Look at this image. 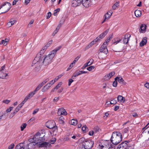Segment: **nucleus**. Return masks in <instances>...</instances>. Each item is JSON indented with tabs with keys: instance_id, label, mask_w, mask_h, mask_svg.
I'll list each match as a JSON object with an SVG mask.
<instances>
[{
	"instance_id": "obj_1",
	"label": "nucleus",
	"mask_w": 149,
	"mask_h": 149,
	"mask_svg": "<svg viewBox=\"0 0 149 149\" xmlns=\"http://www.w3.org/2000/svg\"><path fill=\"white\" fill-rule=\"evenodd\" d=\"M61 47V46H59L56 48L55 49L51 51L49 54L46 56L45 58L41 54H39L43 58L42 60L43 64L45 65H46L52 62V60L54 57L57 52L60 50Z\"/></svg>"
},
{
	"instance_id": "obj_2",
	"label": "nucleus",
	"mask_w": 149,
	"mask_h": 149,
	"mask_svg": "<svg viewBox=\"0 0 149 149\" xmlns=\"http://www.w3.org/2000/svg\"><path fill=\"white\" fill-rule=\"evenodd\" d=\"M43 58L40 54H37L35 58L33 61L32 66L34 67V70L35 72H38L40 70L41 66L43 64Z\"/></svg>"
},
{
	"instance_id": "obj_3",
	"label": "nucleus",
	"mask_w": 149,
	"mask_h": 149,
	"mask_svg": "<svg viewBox=\"0 0 149 149\" xmlns=\"http://www.w3.org/2000/svg\"><path fill=\"white\" fill-rule=\"evenodd\" d=\"M122 137L121 133L117 132H113L111 138V141L113 144L116 145L122 141Z\"/></svg>"
},
{
	"instance_id": "obj_4",
	"label": "nucleus",
	"mask_w": 149,
	"mask_h": 149,
	"mask_svg": "<svg viewBox=\"0 0 149 149\" xmlns=\"http://www.w3.org/2000/svg\"><path fill=\"white\" fill-rule=\"evenodd\" d=\"M46 127L48 128L52 129L50 133L51 134H54V132L57 131V127L56 126L55 122L54 120L48 121L46 125Z\"/></svg>"
},
{
	"instance_id": "obj_5",
	"label": "nucleus",
	"mask_w": 149,
	"mask_h": 149,
	"mask_svg": "<svg viewBox=\"0 0 149 149\" xmlns=\"http://www.w3.org/2000/svg\"><path fill=\"white\" fill-rule=\"evenodd\" d=\"M11 4L8 2H5L0 6V10L2 8L3 12L2 13H5L8 12L11 7Z\"/></svg>"
},
{
	"instance_id": "obj_6",
	"label": "nucleus",
	"mask_w": 149,
	"mask_h": 149,
	"mask_svg": "<svg viewBox=\"0 0 149 149\" xmlns=\"http://www.w3.org/2000/svg\"><path fill=\"white\" fill-rule=\"evenodd\" d=\"M83 144L85 149H91L93 146L94 142L91 140H88L83 142Z\"/></svg>"
},
{
	"instance_id": "obj_7",
	"label": "nucleus",
	"mask_w": 149,
	"mask_h": 149,
	"mask_svg": "<svg viewBox=\"0 0 149 149\" xmlns=\"http://www.w3.org/2000/svg\"><path fill=\"white\" fill-rule=\"evenodd\" d=\"M40 133H37L33 138V141H34L36 144H38L45 141V139H40Z\"/></svg>"
},
{
	"instance_id": "obj_8",
	"label": "nucleus",
	"mask_w": 149,
	"mask_h": 149,
	"mask_svg": "<svg viewBox=\"0 0 149 149\" xmlns=\"http://www.w3.org/2000/svg\"><path fill=\"white\" fill-rule=\"evenodd\" d=\"M99 146L101 149H109L111 147V144L109 141L105 140Z\"/></svg>"
},
{
	"instance_id": "obj_9",
	"label": "nucleus",
	"mask_w": 149,
	"mask_h": 149,
	"mask_svg": "<svg viewBox=\"0 0 149 149\" xmlns=\"http://www.w3.org/2000/svg\"><path fill=\"white\" fill-rule=\"evenodd\" d=\"M130 142L125 141L119 144L117 148V149H126L128 145H129Z\"/></svg>"
},
{
	"instance_id": "obj_10",
	"label": "nucleus",
	"mask_w": 149,
	"mask_h": 149,
	"mask_svg": "<svg viewBox=\"0 0 149 149\" xmlns=\"http://www.w3.org/2000/svg\"><path fill=\"white\" fill-rule=\"evenodd\" d=\"M109 30L107 29L104 32L98 36L95 39L97 42L99 41L100 39L103 38L108 33Z\"/></svg>"
},
{
	"instance_id": "obj_11",
	"label": "nucleus",
	"mask_w": 149,
	"mask_h": 149,
	"mask_svg": "<svg viewBox=\"0 0 149 149\" xmlns=\"http://www.w3.org/2000/svg\"><path fill=\"white\" fill-rule=\"evenodd\" d=\"M115 74V72L114 71H112L109 74L106 75L103 78V79L105 81L108 80L112 77Z\"/></svg>"
},
{
	"instance_id": "obj_12",
	"label": "nucleus",
	"mask_w": 149,
	"mask_h": 149,
	"mask_svg": "<svg viewBox=\"0 0 149 149\" xmlns=\"http://www.w3.org/2000/svg\"><path fill=\"white\" fill-rule=\"evenodd\" d=\"M100 51L101 52L103 53L106 54H107L108 52L107 46L103 44L101 47Z\"/></svg>"
},
{
	"instance_id": "obj_13",
	"label": "nucleus",
	"mask_w": 149,
	"mask_h": 149,
	"mask_svg": "<svg viewBox=\"0 0 149 149\" xmlns=\"http://www.w3.org/2000/svg\"><path fill=\"white\" fill-rule=\"evenodd\" d=\"M81 0H73L72 2V6L73 7H76L81 4Z\"/></svg>"
},
{
	"instance_id": "obj_14",
	"label": "nucleus",
	"mask_w": 149,
	"mask_h": 149,
	"mask_svg": "<svg viewBox=\"0 0 149 149\" xmlns=\"http://www.w3.org/2000/svg\"><path fill=\"white\" fill-rule=\"evenodd\" d=\"M38 144L39 147H49L51 145L49 143L43 142V141L41 143H39Z\"/></svg>"
},
{
	"instance_id": "obj_15",
	"label": "nucleus",
	"mask_w": 149,
	"mask_h": 149,
	"mask_svg": "<svg viewBox=\"0 0 149 149\" xmlns=\"http://www.w3.org/2000/svg\"><path fill=\"white\" fill-rule=\"evenodd\" d=\"M81 3L86 8H88L91 4V0H81Z\"/></svg>"
},
{
	"instance_id": "obj_16",
	"label": "nucleus",
	"mask_w": 149,
	"mask_h": 149,
	"mask_svg": "<svg viewBox=\"0 0 149 149\" xmlns=\"http://www.w3.org/2000/svg\"><path fill=\"white\" fill-rule=\"evenodd\" d=\"M57 113L59 116L61 115L65 116L67 114L66 111L63 108H60L58 109Z\"/></svg>"
},
{
	"instance_id": "obj_17",
	"label": "nucleus",
	"mask_w": 149,
	"mask_h": 149,
	"mask_svg": "<svg viewBox=\"0 0 149 149\" xmlns=\"http://www.w3.org/2000/svg\"><path fill=\"white\" fill-rule=\"evenodd\" d=\"M131 36V35L129 34H127L125 36L123 40V43L124 44H127L128 43Z\"/></svg>"
},
{
	"instance_id": "obj_18",
	"label": "nucleus",
	"mask_w": 149,
	"mask_h": 149,
	"mask_svg": "<svg viewBox=\"0 0 149 149\" xmlns=\"http://www.w3.org/2000/svg\"><path fill=\"white\" fill-rule=\"evenodd\" d=\"M112 13L111 12H108L104 15L105 19L104 20L102 23H104L106 19H108L110 18L112 14Z\"/></svg>"
},
{
	"instance_id": "obj_19",
	"label": "nucleus",
	"mask_w": 149,
	"mask_h": 149,
	"mask_svg": "<svg viewBox=\"0 0 149 149\" xmlns=\"http://www.w3.org/2000/svg\"><path fill=\"white\" fill-rule=\"evenodd\" d=\"M146 24H142L139 30L140 32L141 33H144L145 32L146 29Z\"/></svg>"
},
{
	"instance_id": "obj_20",
	"label": "nucleus",
	"mask_w": 149,
	"mask_h": 149,
	"mask_svg": "<svg viewBox=\"0 0 149 149\" xmlns=\"http://www.w3.org/2000/svg\"><path fill=\"white\" fill-rule=\"evenodd\" d=\"M115 80L118 81L119 83L124 85L126 84V82L125 81L123 78L121 77H117L115 78Z\"/></svg>"
},
{
	"instance_id": "obj_21",
	"label": "nucleus",
	"mask_w": 149,
	"mask_h": 149,
	"mask_svg": "<svg viewBox=\"0 0 149 149\" xmlns=\"http://www.w3.org/2000/svg\"><path fill=\"white\" fill-rule=\"evenodd\" d=\"M147 43V38L146 37H144L140 43V45L141 47L143 46L146 44Z\"/></svg>"
},
{
	"instance_id": "obj_22",
	"label": "nucleus",
	"mask_w": 149,
	"mask_h": 149,
	"mask_svg": "<svg viewBox=\"0 0 149 149\" xmlns=\"http://www.w3.org/2000/svg\"><path fill=\"white\" fill-rule=\"evenodd\" d=\"M113 36V34H112L111 36H110L106 40L103 44L107 46L108 45V43L110 41L111 39L112 38Z\"/></svg>"
},
{
	"instance_id": "obj_23",
	"label": "nucleus",
	"mask_w": 149,
	"mask_h": 149,
	"mask_svg": "<svg viewBox=\"0 0 149 149\" xmlns=\"http://www.w3.org/2000/svg\"><path fill=\"white\" fill-rule=\"evenodd\" d=\"M38 144H36L34 141L30 143L29 144H27V146L28 147V148L26 149H31L34 148L35 145H38ZM25 149H26L25 148Z\"/></svg>"
},
{
	"instance_id": "obj_24",
	"label": "nucleus",
	"mask_w": 149,
	"mask_h": 149,
	"mask_svg": "<svg viewBox=\"0 0 149 149\" xmlns=\"http://www.w3.org/2000/svg\"><path fill=\"white\" fill-rule=\"evenodd\" d=\"M20 109L19 107L17 106L15 109L14 110L13 113H11L10 117V118H12L15 115Z\"/></svg>"
},
{
	"instance_id": "obj_25",
	"label": "nucleus",
	"mask_w": 149,
	"mask_h": 149,
	"mask_svg": "<svg viewBox=\"0 0 149 149\" xmlns=\"http://www.w3.org/2000/svg\"><path fill=\"white\" fill-rule=\"evenodd\" d=\"M8 74L7 73H5L1 71H0V78L2 79H4L6 78Z\"/></svg>"
},
{
	"instance_id": "obj_26",
	"label": "nucleus",
	"mask_w": 149,
	"mask_h": 149,
	"mask_svg": "<svg viewBox=\"0 0 149 149\" xmlns=\"http://www.w3.org/2000/svg\"><path fill=\"white\" fill-rule=\"evenodd\" d=\"M117 100L119 102H125V97H123L121 95H118L117 97Z\"/></svg>"
},
{
	"instance_id": "obj_27",
	"label": "nucleus",
	"mask_w": 149,
	"mask_h": 149,
	"mask_svg": "<svg viewBox=\"0 0 149 149\" xmlns=\"http://www.w3.org/2000/svg\"><path fill=\"white\" fill-rule=\"evenodd\" d=\"M16 22V20L11 19L7 23V25L9 27H10L13 25Z\"/></svg>"
},
{
	"instance_id": "obj_28",
	"label": "nucleus",
	"mask_w": 149,
	"mask_h": 149,
	"mask_svg": "<svg viewBox=\"0 0 149 149\" xmlns=\"http://www.w3.org/2000/svg\"><path fill=\"white\" fill-rule=\"evenodd\" d=\"M134 13L135 16L137 17H139L141 15V12L139 10H136Z\"/></svg>"
},
{
	"instance_id": "obj_29",
	"label": "nucleus",
	"mask_w": 149,
	"mask_h": 149,
	"mask_svg": "<svg viewBox=\"0 0 149 149\" xmlns=\"http://www.w3.org/2000/svg\"><path fill=\"white\" fill-rule=\"evenodd\" d=\"M24 146L23 143H20L17 145L15 147V149H25V148H24Z\"/></svg>"
},
{
	"instance_id": "obj_30",
	"label": "nucleus",
	"mask_w": 149,
	"mask_h": 149,
	"mask_svg": "<svg viewBox=\"0 0 149 149\" xmlns=\"http://www.w3.org/2000/svg\"><path fill=\"white\" fill-rule=\"evenodd\" d=\"M77 123V120L74 119H72L70 122V124L74 125H76Z\"/></svg>"
},
{
	"instance_id": "obj_31",
	"label": "nucleus",
	"mask_w": 149,
	"mask_h": 149,
	"mask_svg": "<svg viewBox=\"0 0 149 149\" xmlns=\"http://www.w3.org/2000/svg\"><path fill=\"white\" fill-rule=\"evenodd\" d=\"M96 42L97 41L95 39L92 42H91L88 45V47H91L93 45L95 44Z\"/></svg>"
},
{
	"instance_id": "obj_32",
	"label": "nucleus",
	"mask_w": 149,
	"mask_h": 149,
	"mask_svg": "<svg viewBox=\"0 0 149 149\" xmlns=\"http://www.w3.org/2000/svg\"><path fill=\"white\" fill-rule=\"evenodd\" d=\"M82 130L83 132H86L88 130V128L86 125H84L83 126Z\"/></svg>"
},
{
	"instance_id": "obj_33",
	"label": "nucleus",
	"mask_w": 149,
	"mask_h": 149,
	"mask_svg": "<svg viewBox=\"0 0 149 149\" xmlns=\"http://www.w3.org/2000/svg\"><path fill=\"white\" fill-rule=\"evenodd\" d=\"M27 125L26 123L22 124L20 127L21 130V131H23L26 127Z\"/></svg>"
},
{
	"instance_id": "obj_34",
	"label": "nucleus",
	"mask_w": 149,
	"mask_h": 149,
	"mask_svg": "<svg viewBox=\"0 0 149 149\" xmlns=\"http://www.w3.org/2000/svg\"><path fill=\"white\" fill-rule=\"evenodd\" d=\"M75 64L73 62L70 64L68 68L66 70L67 71H68L70 69H71L74 65Z\"/></svg>"
},
{
	"instance_id": "obj_35",
	"label": "nucleus",
	"mask_w": 149,
	"mask_h": 149,
	"mask_svg": "<svg viewBox=\"0 0 149 149\" xmlns=\"http://www.w3.org/2000/svg\"><path fill=\"white\" fill-rule=\"evenodd\" d=\"M62 84V82L59 83L54 88V89L57 90L61 86Z\"/></svg>"
},
{
	"instance_id": "obj_36",
	"label": "nucleus",
	"mask_w": 149,
	"mask_h": 149,
	"mask_svg": "<svg viewBox=\"0 0 149 149\" xmlns=\"http://www.w3.org/2000/svg\"><path fill=\"white\" fill-rule=\"evenodd\" d=\"M94 61V60L93 59H90L89 61L86 63L88 66H89L93 64Z\"/></svg>"
},
{
	"instance_id": "obj_37",
	"label": "nucleus",
	"mask_w": 149,
	"mask_h": 149,
	"mask_svg": "<svg viewBox=\"0 0 149 149\" xmlns=\"http://www.w3.org/2000/svg\"><path fill=\"white\" fill-rule=\"evenodd\" d=\"M47 48V47L46 45L44 46V47L40 51V54H41H41H43L44 52L46 50Z\"/></svg>"
},
{
	"instance_id": "obj_38",
	"label": "nucleus",
	"mask_w": 149,
	"mask_h": 149,
	"mask_svg": "<svg viewBox=\"0 0 149 149\" xmlns=\"http://www.w3.org/2000/svg\"><path fill=\"white\" fill-rule=\"evenodd\" d=\"M70 136H71V135H69L65 136L64 139L65 141H67L70 140L71 139Z\"/></svg>"
},
{
	"instance_id": "obj_39",
	"label": "nucleus",
	"mask_w": 149,
	"mask_h": 149,
	"mask_svg": "<svg viewBox=\"0 0 149 149\" xmlns=\"http://www.w3.org/2000/svg\"><path fill=\"white\" fill-rule=\"evenodd\" d=\"M42 86L40 84L38 85L36 88L34 90L36 92H37L42 87Z\"/></svg>"
},
{
	"instance_id": "obj_40",
	"label": "nucleus",
	"mask_w": 149,
	"mask_h": 149,
	"mask_svg": "<svg viewBox=\"0 0 149 149\" xmlns=\"http://www.w3.org/2000/svg\"><path fill=\"white\" fill-rule=\"evenodd\" d=\"M36 92L34 91H33L31 92L28 95L30 96L31 98L36 93Z\"/></svg>"
},
{
	"instance_id": "obj_41",
	"label": "nucleus",
	"mask_w": 149,
	"mask_h": 149,
	"mask_svg": "<svg viewBox=\"0 0 149 149\" xmlns=\"http://www.w3.org/2000/svg\"><path fill=\"white\" fill-rule=\"evenodd\" d=\"M129 130V127L125 128L122 130V132L124 133H127Z\"/></svg>"
},
{
	"instance_id": "obj_42",
	"label": "nucleus",
	"mask_w": 149,
	"mask_h": 149,
	"mask_svg": "<svg viewBox=\"0 0 149 149\" xmlns=\"http://www.w3.org/2000/svg\"><path fill=\"white\" fill-rule=\"evenodd\" d=\"M56 141L55 138H53L50 140V143L52 144H54Z\"/></svg>"
},
{
	"instance_id": "obj_43",
	"label": "nucleus",
	"mask_w": 149,
	"mask_h": 149,
	"mask_svg": "<svg viewBox=\"0 0 149 149\" xmlns=\"http://www.w3.org/2000/svg\"><path fill=\"white\" fill-rule=\"evenodd\" d=\"M74 73L77 76H78L79 75L81 74V71H78V70H76L74 72Z\"/></svg>"
},
{
	"instance_id": "obj_44",
	"label": "nucleus",
	"mask_w": 149,
	"mask_h": 149,
	"mask_svg": "<svg viewBox=\"0 0 149 149\" xmlns=\"http://www.w3.org/2000/svg\"><path fill=\"white\" fill-rule=\"evenodd\" d=\"M95 68V67L94 66L92 65L88 67L87 68V70L89 71H91Z\"/></svg>"
},
{
	"instance_id": "obj_45",
	"label": "nucleus",
	"mask_w": 149,
	"mask_h": 149,
	"mask_svg": "<svg viewBox=\"0 0 149 149\" xmlns=\"http://www.w3.org/2000/svg\"><path fill=\"white\" fill-rule=\"evenodd\" d=\"M71 135V136H70L71 138L76 140L78 139L79 138V136L77 135H73V136H72V135Z\"/></svg>"
},
{
	"instance_id": "obj_46",
	"label": "nucleus",
	"mask_w": 149,
	"mask_h": 149,
	"mask_svg": "<svg viewBox=\"0 0 149 149\" xmlns=\"http://www.w3.org/2000/svg\"><path fill=\"white\" fill-rule=\"evenodd\" d=\"M117 103V101L115 99H113L112 100H111L110 102V104H115Z\"/></svg>"
},
{
	"instance_id": "obj_47",
	"label": "nucleus",
	"mask_w": 149,
	"mask_h": 149,
	"mask_svg": "<svg viewBox=\"0 0 149 149\" xmlns=\"http://www.w3.org/2000/svg\"><path fill=\"white\" fill-rule=\"evenodd\" d=\"M59 121H60V123H64V121H63L64 120V118L63 117L61 116L59 118Z\"/></svg>"
},
{
	"instance_id": "obj_48",
	"label": "nucleus",
	"mask_w": 149,
	"mask_h": 149,
	"mask_svg": "<svg viewBox=\"0 0 149 149\" xmlns=\"http://www.w3.org/2000/svg\"><path fill=\"white\" fill-rule=\"evenodd\" d=\"M31 98V97L29 96V95H28L24 99V101L25 102L28 100L29 99Z\"/></svg>"
},
{
	"instance_id": "obj_49",
	"label": "nucleus",
	"mask_w": 149,
	"mask_h": 149,
	"mask_svg": "<svg viewBox=\"0 0 149 149\" xmlns=\"http://www.w3.org/2000/svg\"><path fill=\"white\" fill-rule=\"evenodd\" d=\"M80 57V56H77L75 58V59L73 61V62L75 64L76 62L79 60Z\"/></svg>"
},
{
	"instance_id": "obj_50",
	"label": "nucleus",
	"mask_w": 149,
	"mask_h": 149,
	"mask_svg": "<svg viewBox=\"0 0 149 149\" xmlns=\"http://www.w3.org/2000/svg\"><path fill=\"white\" fill-rule=\"evenodd\" d=\"M25 103V102L23 100L22 102L20 103V104H19L17 106L18 107H19V108L20 109L22 106Z\"/></svg>"
},
{
	"instance_id": "obj_51",
	"label": "nucleus",
	"mask_w": 149,
	"mask_h": 149,
	"mask_svg": "<svg viewBox=\"0 0 149 149\" xmlns=\"http://www.w3.org/2000/svg\"><path fill=\"white\" fill-rule=\"evenodd\" d=\"M60 10V9L59 8H58L56 10H55L54 11V15L55 16H56L57 15V12H59Z\"/></svg>"
},
{
	"instance_id": "obj_52",
	"label": "nucleus",
	"mask_w": 149,
	"mask_h": 149,
	"mask_svg": "<svg viewBox=\"0 0 149 149\" xmlns=\"http://www.w3.org/2000/svg\"><path fill=\"white\" fill-rule=\"evenodd\" d=\"M53 42V40H51L49 41L45 45L47 47H49L51 44Z\"/></svg>"
},
{
	"instance_id": "obj_53",
	"label": "nucleus",
	"mask_w": 149,
	"mask_h": 149,
	"mask_svg": "<svg viewBox=\"0 0 149 149\" xmlns=\"http://www.w3.org/2000/svg\"><path fill=\"white\" fill-rule=\"evenodd\" d=\"M117 80H115L113 82V86L114 87H116L117 85Z\"/></svg>"
},
{
	"instance_id": "obj_54",
	"label": "nucleus",
	"mask_w": 149,
	"mask_h": 149,
	"mask_svg": "<svg viewBox=\"0 0 149 149\" xmlns=\"http://www.w3.org/2000/svg\"><path fill=\"white\" fill-rule=\"evenodd\" d=\"M130 142L129 145H128L127 146V147L126 149H134L133 147L131 146V145L130 143V142Z\"/></svg>"
},
{
	"instance_id": "obj_55",
	"label": "nucleus",
	"mask_w": 149,
	"mask_h": 149,
	"mask_svg": "<svg viewBox=\"0 0 149 149\" xmlns=\"http://www.w3.org/2000/svg\"><path fill=\"white\" fill-rule=\"evenodd\" d=\"M51 15L52 14L51 12H49L47 13V15H46L47 18V19L49 18L50 17Z\"/></svg>"
},
{
	"instance_id": "obj_56",
	"label": "nucleus",
	"mask_w": 149,
	"mask_h": 149,
	"mask_svg": "<svg viewBox=\"0 0 149 149\" xmlns=\"http://www.w3.org/2000/svg\"><path fill=\"white\" fill-rule=\"evenodd\" d=\"M13 107H10L8 109L6 110V112L7 113H8L10 112L13 109Z\"/></svg>"
},
{
	"instance_id": "obj_57",
	"label": "nucleus",
	"mask_w": 149,
	"mask_h": 149,
	"mask_svg": "<svg viewBox=\"0 0 149 149\" xmlns=\"http://www.w3.org/2000/svg\"><path fill=\"white\" fill-rule=\"evenodd\" d=\"M10 102V100H3V102L6 104H8Z\"/></svg>"
},
{
	"instance_id": "obj_58",
	"label": "nucleus",
	"mask_w": 149,
	"mask_h": 149,
	"mask_svg": "<svg viewBox=\"0 0 149 149\" xmlns=\"http://www.w3.org/2000/svg\"><path fill=\"white\" fill-rule=\"evenodd\" d=\"M9 39L8 38H6L5 40H4L5 42L4 43V46H6L7 44V42L9 41Z\"/></svg>"
},
{
	"instance_id": "obj_59",
	"label": "nucleus",
	"mask_w": 149,
	"mask_h": 149,
	"mask_svg": "<svg viewBox=\"0 0 149 149\" xmlns=\"http://www.w3.org/2000/svg\"><path fill=\"white\" fill-rule=\"evenodd\" d=\"M62 25V24L60 23L58 25L57 28H56V30H57V31H58L59 29L61 28V26Z\"/></svg>"
},
{
	"instance_id": "obj_60",
	"label": "nucleus",
	"mask_w": 149,
	"mask_h": 149,
	"mask_svg": "<svg viewBox=\"0 0 149 149\" xmlns=\"http://www.w3.org/2000/svg\"><path fill=\"white\" fill-rule=\"evenodd\" d=\"M14 144L12 143L9 146L8 148L10 149H13L14 148Z\"/></svg>"
},
{
	"instance_id": "obj_61",
	"label": "nucleus",
	"mask_w": 149,
	"mask_h": 149,
	"mask_svg": "<svg viewBox=\"0 0 149 149\" xmlns=\"http://www.w3.org/2000/svg\"><path fill=\"white\" fill-rule=\"evenodd\" d=\"M73 81V80L72 79H70L69 80L68 86H70Z\"/></svg>"
},
{
	"instance_id": "obj_62",
	"label": "nucleus",
	"mask_w": 149,
	"mask_h": 149,
	"mask_svg": "<svg viewBox=\"0 0 149 149\" xmlns=\"http://www.w3.org/2000/svg\"><path fill=\"white\" fill-rule=\"evenodd\" d=\"M45 86H46V87H47V86H48L46 88V90H47L49 89V87H50L51 86H52V85L50 84L49 83H48Z\"/></svg>"
},
{
	"instance_id": "obj_63",
	"label": "nucleus",
	"mask_w": 149,
	"mask_h": 149,
	"mask_svg": "<svg viewBox=\"0 0 149 149\" xmlns=\"http://www.w3.org/2000/svg\"><path fill=\"white\" fill-rule=\"evenodd\" d=\"M88 66V65L86 63L84 64V65L82 67L81 69L82 70L84 69L86 67Z\"/></svg>"
},
{
	"instance_id": "obj_64",
	"label": "nucleus",
	"mask_w": 149,
	"mask_h": 149,
	"mask_svg": "<svg viewBox=\"0 0 149 149\" xmlns=\"http://www.w3.org/2000/svg\"><path fill=\"white\" fill-rule=\"evenodd\" d=\"M144 86L147 88L149 89V83H148V82H146L144 84Z\"/></svg>"
}]
</instances>
